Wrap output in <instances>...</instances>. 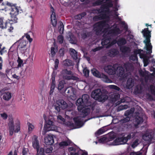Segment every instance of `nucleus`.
<instances>
[{"mask_svg": "<svg viewBox=\"0 0 155 155\" xmlns=\"http://www.w3.org/2000/svg\"><path fill=\"white\" fill-rule=\"evenodd\" d=\"M107 94V91L106 90H101L100 89H97L93 91L91 96L98 101L103 102L108 98Z\"/></svg>", "mask_w": 155, "mask_h": 155, "instance_id": "nucleus-1", "label": "nucleus"}, {"mask_svg": "<svg viewBox=\"0 0 155 155\" xmlns=\"http://www.w3.org/2000/svg\"><path fill=\"white\" fill-rule=\"evenodd\" d=\"M6 5L8 6L11 7L10 15L11 21L14 23L17 22L18 18L17 15L18 14L19 10L16 6V4H14L9 2H7Z\"/></svg>", "mask_w": 155, "mask_h": 155, "instance_id": "nucleus-2", "label": "nucleus"}, {"mask_svg": "<svg viewBox=\"0 0 155 155\" xmlns=\"http://www.w3.org/2000/svg\"><path fill=\"white\" fill-rule=\"evenodd\" d=\"M89 99V95L87 94L82 95V98H78L77 101L76 105L78 106V110H81L83 108L87 105V103Z\"/></svg>", "mask_w": 155, "mask_h": 155, "instance_id": "nucleus-3", "label": "nucleus"}, {"mask_svg": "<svg viewBox=\"0 0 155 155\" xmlns=\"http://www.w3.org/2000/svg\"><path fill=\"white\" fill-rule=\"evenodd\" d=\"M103 9H98L95 10L97 11L99 14L97 15L94 16L93 18V20L94 21H97L99 20H106L109 21L110 19V17L106 13H104Z\"/></svg>", "mask_w": 155, "mask_h": 155, "instance_id": "nucleus-4", "label": "nucleus"}, {"mask_svg": "<svg viewBox=\"0 0 155 155\" xmlns=\"http://www.w3.org/2000/svg\"><path fill=\"white\" fill-rule=\"evenodd\" d=\"M24 36H22L15 44H18L17 49L22 53H24L27 49V45L28 41L26 40H23Z\"/></svg>", "mask_w": 155, "mask_h": 155, "instance_id": "nucleus-5", "label": "nucleus"}, {"mask_svg": "<svg viewBox=\"0 0 155 155\" xmlns=\"http://www.w3.org/2000/svg\"><path fill=\"white\" fill-rule=\"evenodd\" d=\"M106 24V21L103 20L98 22L94 25L93 29L97 35H98L101 33Z\"/></svg>", "mask_w": 155, "mask_h": 155, "instance_id": "nucleus-6", "label": "nucleus"}, {"mask_svg": "<svg viewBox=\"0 0 155 155\" xmlns=\"http://www.w3.org/2000/svg\"><path fill=\"white\" fill-rule=\"evenodd\" d=\"M116 71L118 76L124 79H126L131 74L130 72L126 73L124 68L122 66L117 67L116 68Z\"/></svg>", "mask_w": 155, "mask_h": 155, "instance_id": "nucleus-7", "label": "nucleus"}, {"mask_svg": "<svg viewBox=\"0 0 155 155\" xmlns=\"http://www.w3.org/2000/svg\"><path fill=\"white\" fill-rule=\"evenodd\" d=\"M4 18L3 17H1L0 18V28L2 29H5L7 28L8 24L10 25V28L8 29V31L10 32H13V30L14 29L13 27L12 26L11 23H10V21H11L10 20H8L6 21L5 22L3 21Z\"/></svg>", "mask_w": 155, "mask_h": 155, "instance_id": "nucleus-8", "label": "nucleus"}, {"mask_svg": "<svg viewBox=\"0 0 155 155\" xmlns=\"http://www.w3.org/2000/svg\"><path fill=\"white\" fill-rule=\"evenodd\" d=\"M137 133V132H132L129 133L126 137H124V135L120 137L121 144L123 145L127 144L128 140L131 138H135Z\"/></svg>", "mask_w": 155, "mask_h": 155, "instance_id": "nucleus-9", "label": "nucleus"}, {"mask_svg": "<svg viewBox=\"0 0 155 155\" xmlns=\"http://www.w3.org/2000/svg\"><path fill=\"white\" fill-rule=\"evenodd\" d=\"M73 120L74 124L76 128H79L82 127L84 125V120L81 117L77 116L74 118Z\"/></svg>", "mask_w": 155, "mask_h": 155, "instance_id": "nucleus-10", "label": "nucleus"}, {"mask_svg": "<svg viewBox=\"0 0 155 155\" xmlns=\"http://www.w3.org/2000/svg\"><path fill=\"white\" fill-rule=\"evenodd\" d=\"M51 19L52 24L53 26L55 27L57 25V20L54 8L51 5Z\"/></svg>", "mask_w": 155, "mask_h": 155, "instance_id": "nucleus-11", "label": "nucleus"}, {"mask_svg": "<svg viewBox=\"0 0 155 155\" xmlns=\"http://www.w3.org/2000/svg\"><path fill=\"white\" fill-rule=\"evenodd\" d=\"M104 70L109 75H114L116 74V69L114 66L108 65L105 67Z\"/></svg>", "mask_w": 155, "mask_h": 155, "instance_id": "nucleus-12", "label": "nucleus"}, {"mask_svg": "<svg viewBox=\"0 0 155 155\" xmlns=\"http://www.w3.org/2000/svg\"><path fill=\"white\" fill-rule=\"evenodd\" d=\"M151 31L149 30L148 28H145L142 30V33L144 37L146 39L144 41H150L151 37Z\"/></svg>", "mask_w": 155, "mask_h": 155, "instance_id": "nucleus-13", "label": "nucleus"}, {"mask_svg": "<svg viewBox=\"0 0 155 155\" xmlns=\"http://www.w3.org/2000/svg\"><path fill=\"white\" fill-rule=\"evenodd\" d=\"M32 147L36 150L37 151H39L40 149V145L38 137L34 135L33 137L32 138Z\"/></svg>", "mask_w": 155, "mask_h": 155, "instance_id": "nucleus-14", "label": "nucleus"}, {"mask_svg": "<svg viewBox=\"0 0 155 155\" xmlns=\"http://www.w3.org/2000/svg\"><path fill=\"white\" fill-rule=\"evenodd\" d=\"M3 91H0V94L2 95V98L5 101H9L12 98V94L11 93L6 91L3 93Z\"/></svg>", "mask_w": 155, "mask_h": 155, "instance_id": "nucleus-15", "label": "nucleus"}, {"mask_svg": "<svg viewBox=\"0 0 155 155\" xmlns=\"http://www.w3.org/2000/svg\"><path fill=\"white\" fill-rule=\"evenodd\" d=\"M45 142L46 144L51 145L54 143V140L53 136L48 135L45 137Z\"/></svg>", "mask_w": 155, "mask_h": 155, "instance_id": "nucleus-16", "label": "nucleus"}, {"mask_svg": "<svg viewBox=\"0 0 155 155\" xmlns=\"http://www.w3.org/2000/svg\"><path fill=\"white\" fill-rule=\"evenodd\" d=\"M143 42L145 44L146 50L148 51V54H151L152 53V46L150 43V40L144 41Z\"/></svg>", "mask_w": 155, "mask_h": 155, "instance_id": "nucleus-17", "label": "nucleus"}, {"mask_svg": "<svg viewBox=\"0 0 155 155\" xmlns=\"http://www.w3.org/2000/svg\"><path fill=\"white\" fill-rule=\"evenodd\" d=\"M56 103L57 104L62 110L66 109L68 106L67 103L63 99L58 100L57 101Z\"/></svg>", "mask_w": 155, "mask_h": 155, "instance_id": "nucleus-18", "label": "nucleus"}, {"mask_svg": "<svg viewBox=\"0 0 155 155\" xmlns=\"http://www.w3.org/2000/svg\"><path fill=\"white\" fill-rule=\"evenodd\" d=\"M120 51L124 54L127 55L131 51L130 48L126 46H122L120 47Z\"/></svg>", "mask_w": 155, "mask_h": 155, "instance_id": "nucleus-19", "label": "nucleus"}, {"mask_svg": "<svg viewBox=\"0 0 155 155\" xmlns=\"http://www.w3.org/2000/svg\"><path fill=\"white\" fill-rule=\"evenodd\" d=\"M119 52L116 49L113 48L109 50L107 53V55L110 57H114L118 54Z\"/></svg>", "mask_w": 155, "mask_h": 155, "instance_id": "nucleus-20", "label": "nucleus"}, {"mask_svg": "<svg viewBox=\"0 0 155 155\" xmlns=\"http://www.w3.org/2000/svg\"><path fill=\"white\" fill-rule=\"evenodd\" d=\"M143 121V118L139 116H137L135 119V124L134 126L136 128H137L138 127V125L142 123Z\"/></svg>", "mask_w": 155, "mask_h": 155, "instance_id": "nucleus-21", "label": "nucleus"}, {"mask_svg": "<svg viewBox=\"0 0 155 155\" xmlns=\"http://www.w3.org/2000/svg\"><path fill=\"white\" fill-rule=\"evenodd\" d=\"M124 66L127 72H130V71H133L134 70V67L133 64L129 62L125 64Z\"/></svg>", "mask_w": 155, "mask_h": 155, "instance_id": "nucleus-22", "label": "nucleus"}, {"mask_svg": "<svg viewBox=\"0 0 155 155\" xmlns=\"http://www.w3.org/2000/svg\"><path fill=\"white\" fill-rule=\"evenodd\" d=\"M20 122L18 121L15 124V130H9V134L10 136H12L14 132L15 133H18L20 131Z\"/></svg>", "mask_w": 155, "mask_h": 155, "instance_id": "nucleus-23", "label": "nucleus"}, {"mask_svg": "<svg viewBox=\"0 0 155 155\" xmlns=\"http://www.w3.org/2000/svg\"><path fill=\"white\" fill-rule=\"evenodd\" d=\"M61 74L65 79L66 76H68V75H70L74 74L72 71L70 70L68 71L67 69H63L61 72Z\"/></svg>", "mask_w": 155, "mask_h": 155, "instance_id": "nucleus-24", "label": "nucleus"}, {"mask_svg": "<svg viewBox=\"0 0 155 155\" xmlns=\"http://www.w3.org/2000/svg\"><path fill=\"white\" fill-rule=\"evenodd\" d=\"M56 75V74L55 73L54 71L51 74V80L52 81V82L51 83V89H52L54 90L55 87V80Z\"/></svg>", "mask_w": 155, "mask_h": 155, "instance_id": "nucleus-25", "label": "nucleus"}, {"mask_svg": "<svg viewBox=\"0 0 155 155\" xmlns=\"http://www.w3.org/2000/svg\"><path fill=\"white\" fill-rule=\"evenodd\" d=\"M111 39V38L107 36L106 38H104L101 40V44L102 45V46L108 45L110 43Z\"/></svg>", "mask_w": 155, "mask_h": 155, "instance_id": "nucleus-26", "label": "nucleus"}, {"mask_svg": "<svg viewBox=\"0 0 155 155\" xmlns=\"http://www.w3.org/2000/svg\"><path fill=\"white\" fill-rule=\"evenodd\" d=\"M113 5L112 1L106 2L104 4L102 5L101 6V9L113 7Z\"/></svg>", "mask_w": 155, "mask_h": 155, "instance_id": "nucleus-27", "label": "nucleus"}, {"mask_svg": "<svg viewBox=\"0 0 155 155\" xmlns=\"http://www.w3.org/2000/svg\"><path fill=\"white\" fill-rule=\"evenodd\" d=\"M78 111L82 112L83 117H84L89 114L91 110L90 109L88 108H83L81 110Z\"/></svg>", "mask_w": 155, "mask_h": 155, "instance_id": "nucleus-28", "label": "nucleus"}, {"mask_svg": "<svg viewBox=\"0 0 155 155\" xmlns=\"http://www.w3.org/2000/svg\"><path fill=\"white\" fill-rule=\"evenodd\" d=\"M70 54L72 58L77 61L78 59L77 52L73 49H71L70 50Z\"/></svg>", "mask_w": 155, "mask_h": 155, "instance_id": "nucleus-29", "label": "nucleus"}, {"mask_svg": "<svg viewBox=\"0 0 155 155\" xmlns=\"http://www.w3.org/2000/svg\"><path fill=\"white\" fill-rule=\"evenodd\" d=\"M127 43V41L124 38H120L117 40V45L120 47L124 46Z\"/></svg>", "mask_w": 155, "mask_h": 155, "instance_id": "nucleus-30", "label": "nucleus"}, {"mask_svg": "<svg viewBox=\"0 0 155 155\" xmlns=\"http://www.w3.org/2000/svg\"><path fill=\"white\" fill-rule=\"evenodd\" d=\"M101 79L102 81L104 82L107 83H110L112 82L111 80L109 78L108 76L103 73H102L101 75Z\"/></svg>", "mask_w": 155, "mask_h": 155, "instance_id": "nucleus-31", "label": "nucleus"}, {"mask_svg": "<svg viewBox=\"0 0 155 155\" xmlns=\"http://www.w3.org/2000/svg\"><path fill=\"white\" fill-rule=\"evenodd\" d=\"M73 87H68L66 88L64 90L65 92L66 93L67 97H69L71 96L73 91Z\"/></svg>", "mask_w": 155, "mask_h": 155, "instance_id": "nucleus-32", "label": "nucleus"}, {"mask_svg": "<svg viewBox=\"0 0 155 155\" xmlns=\"http://www.w3.org/2000/svg\"><path fill=\"white\" fill-rule=\"evenodd\" d=\"M143 138L144 140L148 141L151 140L152 139L153 137L150 133H147L143 136Z\"/></svg>", "mask_w": 155, "mask_h": 155, "instance_id": "nucleus-33", "label": "nucleus"}, {"mask_svg": "<svg viewBox=\"0 0 155 155\" xmlns=\"http://www.w3.org/2000/svg\"><path fill=\"white\" fill-rule=\"evenodd\" d=\"M72 143V141L69 140H68L66 141L61 142L59 143V145L60 147L67 146L71 144Z\"/></svg>", "mask_w": 155, "mask_h": 155, "instance_id": "nucleus-34", "label": "nucleus"}, {"mask_svg": "<svg viewBox=\"0 0 155 155\" xmlns=\"http://www.w3.org/2000/svg\"><path fill=\"white\" fill-rule=\"evenodd\" d=\"M120 33V30L119 28L111 29L109 31V33L110 34L118 35Z\"/></svg>", "mask_w": 155, "mask_h": 155, "instance_id": "nucleus-35", "label": "nucleus"}, {"mask_svg": "<svg viewBox=\"0 0 155 155\" xmlns=\"http://www.w3.org/2000/svg\"><path fill=\"white\" fill-rule=\"evenodd\" d=\"M63 65L64 66L68 67L72 65V61L69 59H66L63 61Z\"/></svg>", "mask_w": 155, "mask_h": 155, "instance_id": "nucleus-36", "label": "nucleus"}, {"mask_svg": "<svg viewBox=\"0 0 155 155\" xmlns=\"http://www.w3.org/2000/svg\"><path fill=\"white\" fill-rule=\"evenodd\" d=\"M2 44L0 43V55H2L7 53L6 48L4 46L2 48Z\"/></svg>", "mask_w": 155, "mask_h": 155, "instance_id": "nucleus-37", "label": "nucleus"}, {"mask_svg": "<svg viewBox=\"0 0 155 155\" xmlns=\"http://www.w3.org/2000/svg\"><path fill=\"white\" fill-rule=\"evenodd\" d=\"M86 15V13L85 12H83L76 15L75 16V18L76 19L81 20L83 17H84Z\"/></svg>", "mask_w": 155, "mask_h": 155, "instance_id": "nucleus-38", "label": "nucleus"}, {"mask_svg": "<svg viewBox=\"0 0 155 155\" xmlns=\"http://www.w3.org/2000/svg\"><path fill=\"white\" fill-rule=\"evenodd\" d=\"M121 143L120 137H117L113 141V144L115 145H122Z\"/></svg>", "mask_w": 155, "mask_h": 155, "instance_id": "nucleus-39", "label": "nucleus"}, {"mask_svg": "<svg viewBox=\"0 0 155 155\" xmlns=\"http://www.w3.org/2000/svg\"><path fill=\"white\" fill-rule=\"evenodd\" d=\"M93 74L95 77L100 78L101 77L102 73L101 74L97 70L92 71Z\"/></svg>", "mask_w": 155, "mask_h": 155, "instance_id": "nucleus-40", "label": "nucleus"}, {"mask_svg": "<svg viewBox=\"0 0 155 155\" xmlns=\"http://www.w3.org/2000/svg\"><path fill=\"white\" fill-rule=\"evenodd\" d=\"M70 75V76H66L65 78V79L68 80H73L77 81L78 80V78L74 75Z\"/></svg>", "mask_w": 155, "mask_h": 155, "instance_id": "nucleus-41", "label": "nucleus"}, {"mask_svg": "<svg viewBox=\"0 0 155 155\" xmlns=\"http://www.w3.org/2000/svg\"><path fill=\"white\" fill-rule=\"evenodd\" d=\"M105 0H97L93 3L94 6H96L101 5Z\"/></svg>", "mask_w": 155, "mask_h": 155, "instance_id": "nucleus-42", "label": "nucleus"}, {"mask_svg": "<svg viewBox=\"0 0 155 155\" xmlns=\"http://www.w3.org/2000/svg\"><path fill=\"white\" fill-rule=\"evenodd\" d=\"M66 125L68 127H69L70 128L72 129H75L76 128V127H75L74 124L73 123L70 121L68 122L67 123Z\"/></svg>", "mask_w": 155, "mask_h": 155, "instance_id": "nucleus-43", "label": "nucleus"}, {"mask_svg": "<svg viewBox=\"0 0 155 155\" xmlns=\"http://www.w3.org/2000/svg\"><path fill=\"white\" fill-rule=\"evenodd\" d=\"M130 120V118L129 117H127L123 119H121L120 120V122L121 124H124L127 123Z\"/></svg>", "mask_w": 155, "mask_h": 155, "instance_id": "nucleus-44", "label": "nucleus"}, {"mask_svg": "<svg viewBox=\"0 0 155 155\" xmlns=\"http://www.w3.org/2000/svg\"><path fill=\"white\" fill-rule=\"evenodd\" d=\"M69 41L71 43L74 44H75L77 42V40L76 38L74 36L70 37Z\"/></svg>", "mask_w": 155, "mask_h": 155, "instance_id": "nucleus-45", "label": "nucleus"}, {"mask_svg": "<svg viewBox=\"0 0 155 155\" xmlns=\"http://www.w3.org/2000/svg\"><path fill=\"white\" fill-rule=\"evenodd\" d=\"M116 43L117 44V40L116 39H114L107 46L106 48H108Z\"/></svg>", "mask_w": 155, "mask_h": 155, "instance_id": "nucleus-46", "label": "nucleus"}, {"mask_svg": "<svg viewBox=\"0 0 155 155\" xmlns=\"http://www.w3.org/2000/svg\"><path fill=\"white\" fill-rule=\"evenodd\" d=\"M8 126L9 130H15L14 123L11 121L10 122H8Z\"/></svg>", "mask_w": 155, "mask_h": 155, "instance_id": "nucleus-47", "label": "nucleus"}, {"mask_svg": "<svg viewBox=\"0 0 155 155\" xmlns=\"http://www.w3.org/2000/svg\"><path fill=\"white\" fill-rule=\"evenodd\" d=\"M105 132V130L104 129L102 128L99 129L95 133V134L97 136H99L103 134Z\"/></svg>", "mask_w": 155, "mask_h": 155, "instance_id": "nucleus-48", "label": "nucleus"}, {"mask_svg": "<svg viewBox=\"0 0 155 155\" xmlns=\"http://www.w3.org/2000/svg\"><path fill=\"white\" fill-rule=\"evenodd\" d=\"M138 142L139 139H136L131 144V146L133 148H134L136 147L139 144Z\"/></svg>", "mask_w": 155, "mask_h": 155, "instance_id": "nucleus-49", "label": "nucleus"}, {"mask_svg": "<svg viewBox=\"0 0 155 155\" xmlns=\"http://www.w3.org/2000/svg\"><path fill=\"white\" fill-rule=\"evenodd\" d=\"M64 82L63 81H60L58 85V89L59 90H61L64 87Z\"/></svg>", "mask_w": 155, "mask_h": 155, "instance_id": "nucleus-50", "label": "nucleus"}, {"mask_svg": "<svg viewBox=\"0 0 155 155\" xmlns=\"http://www.w3.org/2000/svg\"><path fill=\"white\" fill-rule=\"evenodd\" d=\"M24 36V38L25 37L26 38H27V40L30 43H31L32 41V38H31L30 37V35L28 34V33H25L24 34V35L23 36Z\"/></svg>", "mask_w": 155, "mask_h": 155, "instance_id": "nucleus-51", "label": "nucleus"}, {"mask_svg": "<svg viewBox=\"0 0 155 155\" xmlns=\"http://www.w3.org/2000/svg\"><path fill=\"white\" fill-rule=\"evenodd\" d=\"M60 25L58 27V28L60 33H63L64 30V26L63 23L61 21H60Z\"/></svg>", "mask_w": 155, "mask_h": 155, "instance_id": "nucleus-52", "label": "nucleus"}, {"mask_svg": "<svg viewBox=\"0 0 155 155\" xmlns=\"http://www.w3.org/2000/svg\"><path fill=\"white\" fill-rule=\"evenodd\" d=\"M127 108V105H120L117 108V111H119L123 110Z\"/></svg>", "mask_w": 155, "mask_h": 155, "instance_id": "nucleus-53", "label": "nucleus"}, {"mask_svg": "<svg viewBox=\"0 0 155 155\" xmlns=\"http://www.w3.org/2000/svg\"><path fill=\"white\" fill-rule=\"evenodd\" d=\"M28 131H31L34 129V127L30 122H28Z\"/></svg>", "mask_w": 155, "mask_h": 155, "instance_id": "nucleus-54", "label": "nucleus"}, {"mask_svg": "<svg viewBox=\"0 0 155 155\" xmlns=\"http://www.w3.org/2000/svg\"><path fill=\"white\" fill-rule=\"evenodd\" d=\"M59 63V60L58 59H56L54 61V69L56 70L58 67Z\"/></svg>", "mask_w": 155, "mask_h": 155, "instance_id": "nucleus-55", "label": "nucleus"}, {"mask_svg": "<svg viewBox=\"0 0 155 155\" xmlns=\"http://www.w3.org/2000/svg\"><path fill=\"white\" fill-rule=\"evenodd\" d=\"M143 62L144 63V66H147L149 64V59L147 57L144 58L143 59Z\"/></svg>", "mask_w": 155, "mask_h": 155, "instance_id": "nucleus-56", "label": "nucleus"}, {"mask_svg": "<svg viewBox=\"0 0 155 155\" xmlns=\"http://www.w3.org/2000/svg\"><path fill=\"white\" fill-rule=\"evenodd\" d=\"M58 40L60 44H62L64 41V37L62 35H59L58 37Z\"/></svg>", "mask_w": 155, "mask_h": 155, "instance_id": "nucleus-57", "label": "nucleus"}, {"mask_svg": "<svg viewBox=\"0 0 155 155\" xmlns=\"http://www.w3.org/2000/svg\"><path fill=\"white\" fill-rule=\"evenodd\" d=\"M140 74L143 77H145V81L148 80L149 78V76L148 75H146V74L145 72H143L140 73Z\"/></svg>", "mask_w": 155, "mask_h": 155, "instance_id": "nucleus-58", "label": "nucleus"}, {"mask_svg": "<svg viewBox=\"0 0 155 155\" xmlns=\"http://www.w3.org/2000/svg\"><path fill=\"white\" fill-rule=\"evenodd\" d=\"M17 62L18 63V67H21L23 65V61L19 57H18Z\"/></svg>", "mask_w": 155, "mask_h": 155, "instance_id": "nucleus-59", "label": "nucleus"}, {"mask_svg": "<svg viewBox=\"0 0 155 155\" xmlns=\"http://www.w3.org/2000/svg\"><path fill=\"white\" fill-rule=\"evenodd\" d=\"M130 60L133 61H135V60H137V56L134 54L132 55L130 57Z\"/></svg>", "mask_w": 155, "mask_h": 155, "instance_id": "nucleus-60", "label": "nucleus"}, {"mask_svg": "<svg viewBox=\"0 0 155 155\" xmlns=\"http://www.w3.org/2000/svg\"><path fill=\"white\" fill-rule=\"evenodd\" d=\"M111 88L114 89L117 91H119L120 89L118 86L115 85H111L110 86Z\"/></svg>", "mask_w": 155, "mask_h": 155, "instance_id": "nucleus-61", "label": "nucleus"}, {"mask_svg": "<svg viewBox=\"0 0 155 155\" xmlns=\"http://www.w3.org/2000/svg\"><path fill=\"white\" fill-rule=\"evenodd\" d=\"M44 119L45 120L47 124L50 126L52 125L54 123L50 119H48V120L46 121L45 118V117H44Z\"/></svg>", "mask_w": 155, "mask_h": 155, "instance_id": "nucleus-62", "label": "nucleus"}, {"mask_svg": "<svg viewBox=\"0 0 155 155\" xmlns=\"http://www.w3.org/2000/svg\"><path fill=\"white\" fill-rule=\"evenodd\" d=\"M28 148H24L22 150V155H27L28 152Z\"/></svg>", "mask_w": 155, "mask_h": 155, "instance_id": "nucleus-63", "label": "nucleus"}, {"mask_svg": "<svg viewBox=\"0 0 155 155\" xmlns=\"http://www.w3.org/2000/svg\"><path fill=\"white\" fill-rule=\"evenodd\" d=\"M55 50V48L54 47H52L51 48V54L52 56L53 57L54 56L55 54L56 53L55 51H54Z\"/></svg>", "mask_w": 155, "mask_h": 155, "instance_id": "nucleus-64", "label": "nucleus"}]
</instances>
